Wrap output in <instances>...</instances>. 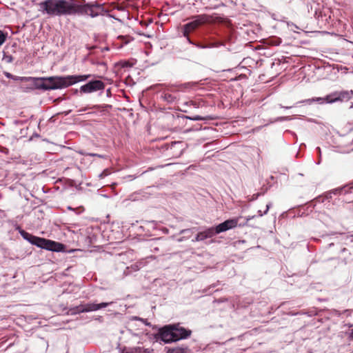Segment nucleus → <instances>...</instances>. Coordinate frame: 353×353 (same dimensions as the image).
Masks as SVG:
<instances>
[{
  "label": "nucleus",
  "mask_w": 353,
  "mask_h": 353,
  "mask_svg": "<svg viewBox=\"0 0 353 353\" xmlns=\"http://www.w3.org/2000/svg\"><path fill=\"white\" fill-rule=\"evenodd\" d=\"M113 303L111 302H103L101 303H88L83 304L85 312H94L102 308L106 307Z\"/></svg>",
  "instance_id": "obj_11"
},
{
  "label": "nucleus",
  "mask_w": 353,
  "mask_h": 353,
  "mask_svg": "<svg viewBox=\"0 0 353 353\" xmlns=\"http://www.w3.org/2000/svg\"><path fill=\"white\" fill-rule=\"evenodd\" d=\"M187 118L191 121H201V120H205V117H202L201 116H199V115H195V116H193V117H187Z\"/></svg>",
  "instance_id": "obj_26"
},
{
  "label": "nucleus",
  "mask_w": 353,
  "mask_h": 353,
  "mask_svg": "<svg viewBox=\"0 0 353 353\" xmlns=\"http://www.w3.org/2000/svg\"><path fill=\"white\" fill-rule=\"evenodd\" d=\"M175 341L188 338L191 334V331L179 325H170Z\"/></svg>",
  "instance_id": "obj_8"
},
{
  "label": "nucleus",
  "mask_w": 353,
  "mask_h": 353,
  "mask_svg": "<svg viewBox=\"0 0 353 353\" xmlns=\"http://www.w3.org/2000/svg\"><path fill=\"white\" fill-rule=\"evenodd\" d=\"M197 85L196 82H188L178 85V90L185 92L186 90L194 89Z\"/></svg>",
  "instance_id": "obj_15"
},
{
  "label": "nucleus",
  "mask_w": 353,
  "mask_h": 353,
  "mask_svg": "<svg viewBox=\"0 0 353 353\" xmlns=\"http://www.w3.org/2000/svg\"><path fill=\"white\" fill-rule=\"evenodd\" d=\"M159 339L165 343L175 342L170 325L165 326L159 330Z\"/></svg>",
  "instance_id": "obj_10"
},
{
  "label": "nucleus",
  "mask_w": 353,
  "mask_h": 353,
  "mask_svg": "<svg viewBox=\"0 0 353 353\" xmlns=\"http://www.w3.org/2000/svg\"><path fill=\"white\" fill-rule=\"evenodd\" d=\"M185 350L183 348H181V347L173 348V349H170L168 350V353H185Z\"/></svg>",
  "instance_id": "obj_22"
},
{
  "label": "nucleus",
  "mask_w": 353,
  "mask_h": 353,
  "mask_svg": "<svg viewBox=\"0 0 353 353\" xmlns=\"http://www.w3.org/2000/svg\"><path fill=\"white\" fill-rule=\"evenodd\" d=\"M131 268H133L134 271L138 270V266L137 265H132Z\"/></svg>",
  "instance_id": "obj_38"
},
{
  "label": "nucleus",
  "mask_w": 353,
  "mask_h": 353,
  "mask_svg": "<svg viewBox=\"0 0 353 353\" xmlns=\"http://www.w3.org/2000/svg\"><path fill=\"white\" fill-rule=\"evenodd\" d=\"M68 209L70 210H73L74 209L72 208L71 207H68Z\"/></svg>",
  "instance_id": "obj_46"
},
{
  "label": "nucleus",
  "mask_w": 353,
  "mask_h": 353,
  "mask_svg": "<svg viewBox=\"0 0 353 353\" xmlns=\"http://www.w3.org/2000/svg\"><path fill=\"white\" fill-rule=\"evenodd\" d=\"M156 87H161L162 89L164 90H166L168 92L171 94H176L178 92H180V90H178V85H165V84H157L155 85Z\"/></svg>",
  "instance_id": "obj_14"
},
{
  "label": "nucleus",
  "mask_w": 353,
  "mask_h": 353,
  "mask_svg": "<svg viewBox=\"0 0 353 353\" xmlns=\"http://www.w3.org/2000/svg\"><path fill=\"white\" fill-rule=\"evenodd\" d=\"M203 232H204L206 239L212 238L216 234V233L214 232L215 229L214 227L209 228Z\"/></svg>",
  "instance_id": "obj_19"
},
{
  "label": "nucleus",
  "mask_w": 353,
  "mask_h": 353,
  "mask_svg": "<svg viewBox=\"0 0 353 353\" xmlns=\"http://www.w3.org/2000/svg\"><path fill=\"white\" fill-rule=\"evenodd\" d=\"M148 352L147 350H144L143 347H129L125 349L122 353H146Z\"/></svg>",
  "instance_id": "obj_16"
},
{
  "label": "nucleus",
  "mask_w": 353,
  "mask_h": 353,
  "mask_svg": "<svg viewBox=\"0 0 353 353\" xmlns=\"http://www.w3.org/2000/svg\"><path fill=\"white\" fill-rule=\"evenodd\" d=\"M192 242H196V241H200L197 240L196 236L194 239L192 240Z\"/></svg>",
  "instance_id": "obj_42"
},
{
  "label": "nucleus",
  "mask_w": 353,
  "mask_h": 353,
  "mask_svg": "<svg viewBox=\"0 0 353 353\" xmlns=\"http://www.w3.org/2000/svg\"><path fill=\"white\" fill-rule=\"evenodd\" d=\"M238 221V218L228 219L224 222L217 225L216 227H214L215 229L214 232L216 233V234H218L221 232H226L229 230L233 229L237 226Z\"/></svg>",
  "instance_id": "obj_7"
},
{
  "label": "nucleus",
  "mask_w": 353,
  "mask_h": 353,
  "mask_svg": "<svg viewBox=\"0 0 353 353\" xmlns=\"http://www.w3.org/2000/svg\"><path fill=\"white\" fill-rule=\"evenodd\" d=\"M3 74L8 78V79H12V74L8 72L4 71Z\"/></svg>",
  "instance_id": "obj_33"
},
{
  "label": "nucleus",
  "mask_w": 353,
  "mask_h": 353,
  "mask_svg": "<svg viewBox=\"0 0 353 353\" xmlns=\"http://www.w3.org/2000/svg\"><path fill=\"white\" fill-rule=\"evenodd\" d=\"M28 78L29 77H19L12 74V78L11 79L21 82H28Z\"/></svg>",
  "instance_id": "obj_20"
},
{
  "label": "nucleus",
  "mask_w": 353,
  "mask_h": 353,
  "mask_svg": "<svg viewBox=\"0 0 353 353\" xmlns=\"http://www.w3.org/2000/svg\"><path fill=\"white\" fill-rule=\"evenodd\" d=\"M347 191L348 190H346V188L344 187V188H340V189H335V190H332V193H333V194H338V193H340L341 192H345L346 193Z\"/></svg>",
  "instance_id": "obj_29"
},
{
  "label": "nucleus",
  "mask_w": 353,
  "mask_h": 353,
  "mask_svg": "<svg viewBox=\"0 0 353 353\" xmlns=\"http://www.w3.org/2000/svg\"><path fill=\"white\" fill-rule=\"evenodd\" d=\"M350 337H351L352 339H353V328L351 330L350 332Z\"/></svg>",
  "instance_id": "obj_39"
},
{
  "label": "nucleus",
  "mask_w": 353,
  "mask_h": 353,
  "mask_svg": "<svg viewBox=\"0 0 353 353\" xmlns=\"http://www.w3.org/2000/svg\"><path fill=\"white\" fill-rule=\"evenodd\" d=\"M8 34L0 30V46L6 41Z\"/></svg>",
  "instance_id": "obj_23"
},
{
  "label": "nucleus",
  "mask_w": 353,
  "mask_h": 353,
  "mask_svg": "<svg viewBox=\"0 0 353 353\" xmlns=\"http://www.w3.org/2000/svg\"><path fill=\"white\" fill-rule=\"evenodd\" d=\"M353 97V90H343L332 92L329 94L330 102L347 101Z\"/></svg>",
  "instance_id": "obj_6"
},
{
  "label": "nucleus",
  "mask_w": 353,
  "mask_h": 353,
  "mask_svg": "<svg viewBox=\"0 0 353 353\" xmlns=\"http://www.w3.org/2000/svg\"><path fill=\"white\" fill-rule=\"evenodd\" d=\"M128 177H129V178H130L131 179H134V177H133V176H131V175H129V176H128Z\"/></svg>",
  "instance_id": "obj_45"
},
{
  "label": "nucleus",
  "mask_w": 353,
  "mask_h": 353,
  "mask_svg": "<svg viewBox=\"0 0 353 353\" xmlns=\"http://www.w3.org/2000/svg\"><path fill=\"white\" fill-rule=\"evenodd\" d=\"M161 99L168 103H175L178 99L175 94L169 93L163 89H161Z\"/></svg>",
  "instance_id": "obj_13"
},
{
  "label": "nucleus",
  "mask_w": 353,
  "mask_h": 353,
  "mask_svg": "<svg viewBox=\"0 0 353 353\" xmlns=\"http://www.w3.org/2000/svg\"><path fill=\"white\" fill-rule=\"evenodd\" d=\"M74 0H45L38 3L39 11L52 17L74 15Z\"/></svg>",
  "instance_id": "obj_2"
},
{
  "label": "nucleus",
  "mask_w": 353,
  "mask_h": 353,
  "mask_svg": "<svg viewBox=\"0 0 353 353\" xmlns=\"http://www.w3.org/2000/svg\"><path fill=\"white\" fill-rule=\"evenodd\" d=\"M316 150L318 151L319 154V156H321V148L319 147H317L316 148Z\"/></svg>",
  "instance_id": "obj_40"
},
{
  "label": "nucleus",
  "mask_w": 353,
  "mask_h": 353,
  "mask_svg": "<svg viewBox=\"0 0 353 353\" xmlns=\"http://www.w3.org/2000/svg\"><path fill=\"white\" fill-rule=\"evenodd\" d=\"M91 74L52 76L48 77H29L28 82L32 83L34 90L43 91L68 88L77 83L85 81Z\"/></svg>",
  "instance_id": "obj_1"
},
{
  "label": "nucleus",
  "mask_w": 353,
  "mask_h": 353,
  "mask_svg": "<svg viewBox=\"0 0 353 353\" xmlns=\"http://www.w3.org/2000/svg\"><path fill=\"white\" fill-rule=\"evenodd\" d=\"M14 59L12 56L8 54H4L3 57V61H6L8 63H10L13 61Z\"/></svg>",
  "instance_id": "obj_25"
},
{
  "label": "nucleus",
  "mask_w": 353,
  "mask_h": 353,
  "mask_svg": "<svg viewBox=\"0 0 353 353\" xmlns=\"http://www.w3.org/2000/svg\"><path fill=\"white\" fill-rule=\"evenodd\" d=\"M329 94L325 96V97H314L312 99H305L303 101H301L299 102H297L295 105H296L298 103H308L311 104L313 102H316L319 104H323V103H332L330 102Z\"/></svg>",
  "instance_id": "obj_12"
},
{
  "label": "nucleus",
  "mask_w": 353,
  "mask_h": 353,
  "mask_svg": "<svg viewBox=\"0 0 353 353\" xmlns=\"http://www.w3.org/2000/svg\"><path fill=\"white\" fill-rule=\"evenodd\" d=\"M272 206V203H268L267 205H266V210L264 211V212L263 213L261 212V210H259L258 211V216H263L264 214H266L268 212V210H270V208H271Z\"/></svg>",
  "instance_id": "obj_24"
},
{
  "label": "nucleus",
  "mask_w": 353,
  "mask_h": 353,
  "mask_svg": "<svg viewBox=\"0 0 353 353\" xmlns=\"http://www.w3.org/2000/svg\"><path fill=\"white\" fill-rule=\"evenodd\" d=\"M19 89L23 92L28 93L34 90V87L32 83H31L29 85H21Z\"/></svg>",
  "instance_id": "obj_17"
},
{
  "label": "nucleus",
  "mask_w": 353,
  "mask_h": 353,
  "mask_svg": "<svg viewBox=\"0 0 353 353\" xmlns=\"http://www.w3.org/2000/svg\"><path fill=\"white\" fill-rule=\"evenodd\" d=\"M256 216L254 215V216H248L247 217H245V219H246V221H250L251 219H254Z\"/></svg>",
  "instance_id": "obj_36"
},
{
  "label": "nucleus",
  "mask_w": 353,
  "mask_h": 353,
  "mask_svg": "<svg viewBox=\"0 0 353 353\" xmlns=\"http://www.w3.org/2000/svg\"><path fill=\"white\" fill-rule=\"evenodd\" d=\"M19 232L25 240L38 248L57 252H63L65 250V245L61 243L36 236L21 228L19 230Z\"/></svg>",
  "instance_id": "obj_3"
},
{
  "label": "nucleus",
  "mask_w": 353,
  "mask_h": 353,
  "mask_svg": "<svg viewBox=\"0 0 353 353\" xmlns=\"http://www.w3.org/2000/svg\"><path fill=\"white\" fill-rule=\"evenodd\" d=\"M192 233L191 229H185L180 231V234H190Z\"/></svg>",
  "instance_id": "obj_32"
},
{
  "label": "nucleus",
  "mask_w": 353,
  "mask_h": 353,
  "mask_svg": "<svg viewBox=\"0 0 353 353\" xmlns=\"http://www.w3.org/2000/svg\"><path fill=\"white\" fill-rule=\"evenodd\" d=\"M310 10H309V12H312V10H313V6H312V5H311V6H310Z\"/></svg>",
  "instance_id": "obj_43"
},
{
  "label": "nucleus",
  "mask_w": 353,
  "mask_h": 353,
  "mask_svg": "<svg viewBox=\"0 0 353 353\" xmlns=\"http://www.w3.org/2000/svg\"><path fill=\"white\" fill-rule=\"evenodd\" d=\"M259 196V193H257V194H254L252 196V199H250V201H254V200H256L258 199Z\"/></svg>",
  "instance_id": "obj_35"
},
{
  "label": "nucleus",
  "mask_w": 353,
  "mask_h": 353,
  "mask_svg": "<svg viewBox=\"0 0 353 353\" xmlns=\"http://www.w3.org/2000/svg\"><path fill=\"white\" fill-rule=\"evenodd\" d=\"M317 14V8H315L314 10V15L316 16Z\"/></svg>",
  "instance_id": "obj_41"
},
{
  "label": "nucleus",
  "mask_w": 353,
  "mask_h": 353,
  "mask_svg": "<svg viewBox=\"0 0 353 353\" xmlns=\"http://www.w3.org/2000/svg\"><path fill=\"white\" fill-rule=\"evenodd\" d=\"M292 118L289 116L286 117H279L276 118L274 121H271L270 123L277 122V121H290Z\"/></svg>",
  "instance_id": "obj_21"
},
{
  "label": "nucleus",
  "mask_w": 353,
  "mask_h": 353,
  "mask_svg": "<svg viewBox=\"0 0 353 353\" xmlns=\"http://www.w3.org/2000/svg\"><path fill=\"white\" fill-rule=\"evenodd\" d=\"M279 108H283V109H290L292 108L293 106H285V105H283L282 104H279Z\"/></svg>",
  "instance_id": "obj_34"
},
{
  "label": "nucleus",
  "mask_w": 353,
  "mask_h": 353,
  "mask_svg": "<svg viewBox=\"0 0 353 353\" xmlns=\"http://www.w3.org/2000/svg\"><path fill=\"white\" fill-rule=\"evenodd\" d=\"M83 2H85L83 1ZM103 7L99 3H81L79 1L74 0V15H89L91 17H97L102 14Z\"/></svg>",
  "instance_id": "obj_4"
},
{
  "label": "nucleus",
  "mask_w": 353,
  "mask_h": 353,
  "mask_svg": "<svg viewBox=\"0 0 353 353\" xmlns=\"http://www.w3.org/2000/svg\"><path fill=\"white\" fill-rule=\"evenodd\" d=\"M192 32L189 28L186 29L185 24L183 27V35L186 38L189 37L190 32Z\"/></svg>",
  "instance_id": "obj_28"
},
{
  "label": "nucleus",
  "mask_w": 353,
  "mask_h": 353,
  "mask_svg": "<svg viewBox=\"0 0 353 353\" xmlns=\"http://www.w3.org/2000/svg\"><path fill=\"white\" fill-rule=\"evenodd\" d=\"M192 21L186 23L185 27L186 29H190L191 31L194 30L201 25L206 23L208 20V18L205 14L196 15L192 17Z\"/></svg>",
  "instance_id": "obj_9"
},
{
  "label": "nucleus",
  "mask_w": 353,
  "mask_h": 353,
  "mask_svg": "<svg viewBox=\"0 0 353 353\" xmlns=\"http://www.w3.org/2000/svg\"><path fill=\"white\" fill-rule=\"evenodd\" d=\"M105 88V83L100 80L90 81L80 88L82 93H92L98 90H103Z\"/></svg>",
  "instance_id": "obj_5"
},
{
  "label": "nucleus",
  "mask_w": 353,
  "mask_h": 353,
  "mask_svg": "<svg viewBox=\"0 0 353 353\" xmlns=\"http://www.w3.org/2000/svg\"><path fill=\"white\" fill-rule=\"evenodd\" d=\"M110 174V172L108 169L106 170H104L99 175V178H104L105 176H107L108 175Z\"/></svg>",
  "instance_id": "obj_30"
},
{
  "label": "nucleus",
  "mask_w": 353,
  "mask_h": 353,
  "mask_svg": "<svg viewBox=\"0 0 353 353\" xmlns=\"http://www.w3.org/2000/svg\"><path fill=\"white\" fill-rule=\"evenodd\" d=\"M89 155H90V156H92V157H101H101H103V156H102V155H101V154H93V153H90V154H89Z\"/></svg>",
  "instance_id": "obj_37"
},
{
  "label": "nucleus",
  "mask_w": 353,
  "mask_h": 353,
  "mask_svg": "<svg viewBox=\"0 0 353 353\" xmlns=\"http://www.w3.org/2000/svg\"><path fill=\"white\" fill-rule=\"evenodd\" d=\"M197 240L200 241L207 239L203 232H200L196 234Z\"/></svg>",
  "instance_id": "obj_27"
},
{
  "label": "nucleus",
  "mask_w": 353,
  "mask_h": 353,
  "mask_svg": "<svg viewBox=\"0 0 353 353\" xmlns=\"http://www.w3.org/2000/svg\"><path fill=\"white\" fill-rule=\"evenodd\" d=\"M183 239H184V237H182V238L179 239H178V241H179V242H181V241H183Z\"/></svg>",
  "instance_id": "obj_44"
},
{
  "label": "nucleus",
  "mask_w": 353,
  "mask_h": 353,
  "mask_svg": "<svg viewBox=\"0 0 353 353\" xmlns=\"http://www.w3.org/2000/svg\"><path fill=\"white\" fill-rule=\"evenodd\" d=\"M85 312L83 304L70 309V314H77Z\"/></svg>",
  "instance_id": "obj_18"
},
{
  "label": "nucleus",
  "mask_w": 353,
  "mask_h": 353,
  "mask_svg": "<svg viewBox=\"0 0 353 353\" xmlns=\"http://www.w3.org/2000/svg\"><path fill=\"white\" fill-rule=\"evenodd\" d=\"M186 39H187V41H188V42L189 43L192 44V45H194V46H196V47H198V48H205V47H204V46H201V45H199V44H196V43H194V42H192V41L190 40V37H186Z\"/></svg>",
  "instance_id": "obj_31"
}]
</instances>
